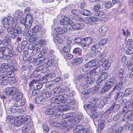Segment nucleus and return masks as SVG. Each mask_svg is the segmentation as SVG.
<instances>
[{"instance_id": "nucleus-1", "label": "nucleus", "mask_w": 133, "mask_h": 133, "mask_svg": "<svg viewBox=\"0 0 133 133\" xmlns=\"http://www.w3.org/2000/svg\"><path fill=\"white\" fill-rule=\"evenodd\" d=\"M68 96L66 94L58 95L51 98L49 101L52 103L60 104L61 103H66L70 105H74L76 102V101L73 99H67Z\"/></svg>"}, {"instance_id": "nucleus-2", "label": "nucleus", "mask_w": 133, "mask_h": 133, "mask_svg": "<svg viewBox=\"0 0 133 133\" xmlns=\"http://www.w3.org/2000/svg\"><path fill=\"white\" fill-rule=\"evenodd\" d=\"M72 115V113H68L63 115V117L68 118L65 121L69 120V122H70V124L77 123L81 119L82 117L80 116H77L75 117H73Z\"/></svg>"}, {"instance_id": "nucleus-3", "label": "nucleus", "mask_w": 133, "mask_h": 133, "mask_svg": "<svg viewBox=\"0 0 133 133\" xmlns=\"http://www.w3.org/2000/svg\"><path fill=\"white\" fill-rule=\"evenodd\" d=\"M15 13H13V15L14 16L13 18L11 16H8L7 18H4L3 19L2 22H3L4 24L6 26L8 25V23L14 25V23H16L18 22L19 21V19L18 17L15 15Z\"/></svg>"}, {"instance_id": "nucleus-4", "label": "nucleus", "mask_w": 133, "mask_h": 133, "mask_svg": "<svg viewBox=\"0 0 133 133\" xmlns=\"http://www.w3.org/2000/svg\"><path fill=\"white\" fill-rule=\"evenodd\" d=\"M94 67L92 71H95L98 68V65L96 64V60L95 59L92 60L87 63L84 65L82 68L83 71L86 72L90 68Z\"/></svg>"}, {"instance_id": "nucleus-5", "label": "nucleus", "mask_w": 133, "mask_h": 133, "mask_svg": "<svg viewBox=\"0 0 133 133\" xmlns=\"http://www.w3.org/2000/svg\"><path fill=\"white\" fill-rule=\"evenodd\" d=\"M125 46L127 49L126 52L127 55H130L133 53V42L132 39H129L126 42Z\"/></svg>"}, {"instance_id": "nucleus-6", "label": "nucleus", "mask_w": 133, "mask_h": 133, "mask_svg": "<svg viewBox=\"0 0 133 133\" xmlns=\"http://www.w3.org/2000/svg\"><path fill=\"white\" fill-rule=\"evenodd\" d=\"M7 73L5 72V74L0 75V81L1 84L2 85H5L7 84L8 81L9 79L11 76L10 75L11 74V72Z\"/></svg>"}, {"instance_id": "nucleus-7", "label": "nucleus", "mask_w": 133, "mask_h": 133, "mask_svg": "<svg viewBox=\"0 0 133 133\" xmlns=\"http://www.w3.org/2000/svg\"><path fill=\"white\" fill-rule=\"evenodd\" d=\"M50 102L51 104H50L51 107H55V108L56 112H60L59 114V115L61 114V112L63 111V105H62L61 103L63 104L64 103H61L60 104H58L55 103H52L50 101Z\"/></svg>"}, {"instance_id": "nucleus-8", "label": "nucleus", "mask_w": 133, "mask_h": 133, "mask_svg": "<svg viewBox=\"0 0 133 133\" xmlns=\"http://www.w3.org/2000/svg\"><path fill=\"white\" fill-rule=\"evenodd\" d=\"M62 117L63 118L62 120V122L60 123H57V127H60L61 128H65L67 127L68 125L70 124V122H69V120L66 121V119L68 118L63 117V115L62 116Z\"/></svg>"}, {"instance_id": "nucleus-9", "label": "nucleus", "mask_w": 133, "mask_h": 133, "mask_svg": "<svg viewBox=\"0 0 133 133\" xmlns=\"http://www.w3.org/2000/svg\"><path fill=\"white\" fill-rule=\"evenodd\" d=\"M59 112H57L55 108H49L46 111L45 114L47 115H51L52 117H57L59 116Z\"/></svg>"}, {"instance_id": "nucleus-10", "label": "nucleus", "mask_w": 133, "mask_h": 133, "mask_svg": "<svg viewBox=\"0 0 133 133\" xmlns=\"http://www.w3.org/2000/svg\"><path fill=\"white\" fill-rule=\"evenodd\" d=\"M92 39L90 37H87L82 38V44L81 46L86 47L88 46L92 43Z\"/></svg>"}, {"instance_id": "nucleus-11", "label": "nucleus", "mask_w": 133, "mask_h": 133, "mask_svg": "<svg viewBox=\"0 0 133 133\" xmlns=\"http://www.w3.org/2000/svg\"><path fill=\"white\" fill-rule=\"evenodd\" d=\"M20 22L22 24L24 25L26 28L29 29L31 25L32 20H29L28 19L26 20L25 18H23L21 19Z\"/></svg>"}, {"instance_id": "nucleus-12", "label": "nucleus", "mask_w": 133, "mask_h": 133, "mask_svg": "<svg viewBox=\"0 0 133 133\" xmlns=\"http://www.w3.org/2000/svg\"><path fill=\"white\" fill-rule=\"evenodd\" d=\"M97 108L96 106H91L89 109V112L92 118H95L98 117L97 113H96Z\"/></svg>"}, {"instance_id": "nucleus-13", "label": "nucleus", "mask_w": 133, "mask_h": 133, "mask_svg": "<svg viewBox=\"0 0 133 133\" xmlns=\"http://www.w3.org/2000/svg\"><path fill=\"white\" fill-rule=\"evenodd\" d=\"M132 111L130 110H128L122 118V121H127L129 120L132 121Z\"/></svg>"}, {"instance_id": "nucleus-14", "label": "nucleus", "mask_w": 133, "mask_h": 133, "mask_svg": "<svg viewBox=\"0 0 133 133\" xmlns=\"http://www.w3.org/2000/svg\"><path fill=\"white\" fill-rule=\"evenodd\" d=\"M2 23L4 27L7 29V30L9 34H12L14 33V24L8 23V25L6 26L3 23V22Z\"/></svg>"}, {"instance_id": "nucleus-15", "label": "nucleus", "mask_w": 133, "mask_h": 133, "mask_svg": "<svg viewBox=\"0 0 133 133\" xmlns=\"http://www.w3.org/2000/svg\"><path fill=\"white\" fill-rule=\"evenodd\" d=\"M65 28L63 29L61 27H59L57 28H56L55 29V31L57 32V34L56 35L61 34H64L67 32V25H65Z\"/></svg>"}, {"instance_id": "nucleus-16", "label": "nucleus", "mask_w": 133, "mask_h": 133, "mask_svg": "<svg viewBox=\"0 0 133 133\" xmlns=\"http://www.w3.org/2000/svg\"><path fill=\"white\" fill-rule=\"evenodd\" d=\"M98 64L100 66H102V67H106L108 68H109L110 65V63L106 59H103L100 61Z\"/></svg>"}, {"instance_id": "nucleus-17", "label": "nucleus", "mask_w": 133, "mask_h": 133, "mask_svg": "<svg viewBox=\"0 0 133 133\" xmlns=\"http://www.w3.org/2000/svg\"><path fill=\"white\" fill-rule=\"evenodd\" d=\"M102 86L101 83H98L97 85H95V87L90 89L91 92H92L94 94L98 92V90L101 88Z\"/></svg>"}, {"instance_id": "nucleus-18", "label": "nucleus", "mask_w": 133, "mask_h": 133, "mask_svg": "<svg viewBox=\"0 0 133 133\" xmlns=\"http://www.w3.org/2000/svg\"><path fill=\"white\" fill-rule=\"evenodd\" d=\"M131 107V102H130L129 100L125 104L121 111V114H126L129 108Z\"/></svg>"}, {"instance_id": "nucleus-19", "label": "nucleus", "mask_w": 133, "mask_h": 133, "mask_svg": "<svg viewBox=\"0 0 133 133\" xmlns=\"http://www.w3.org/2000/svg\"><path fill=\"white\" fill-rule=\"evenodd\" d=\"M46 60L45 59L44 57H42V58H37L35 59L34 61L33 64L35 65H37L42 62H46Z\"/></svg>"}, {"instance_id": "nucleus-20", "label": "nucleus", "mask_w": 133, "mask_h": 133, "mask_svg": "<svg viewBox=\"0 0 133 133\" xmlns=\"http://www.w3.org/2000/svg\"><path fill=\"white\" fill-rule=\"evenodd\" d=\"M23 120L21 117H19L17 119H15L14 121V124L15 126L18 127L23 124Z\"/></svg>"}, {"instance_id": "nucleus-21", "label": "nucleus", "mask_w": 133, "mask_h": 133, "mask_svg": "<svg viewBox=\"0 0 133 133\" xmlns=\"http://www.w3.org/2000/svg\"><path fill=\"white\" fill-rule=\"evenodd\" d=\"M42 93L41 96L43 99H47L51 96V95L50 92L45 90H44L43 91Z\"/></svg>"}, {"instance_id": "nucleus-22", "label": "nucleus", "mask_w": 133, "mask_h": 133, "mask_svg": "<svg viewBox=\"0 0 133 133\" xmlns=\"http://www.w3.org/2000/svg\"><path fill=\"white\" fill-rule=\"evenodd\" d=\"M14 104V106L18 108L21 106L24 105L25 104L24 101L23 100L19 99L16 100Z\"/></svg>"}, {"instance_id": "nucleus-23", "label": "nucleus", "mask_w": 133, "mask_h": 133, "mask_svg": "<svg viewBox=\"0 0 133 133\" xmlns=\"http://www.w3.org/2000/svg\"><path fill=\"white\" fill-rule=\"evenodd\" d=\"M46 60V62H45V63H46V65H45V67L48 68L49 67L53 65L54 63V60L53 59H45Z\"/></svg>"}, {"instance_id": "nucleus-24", "label": "nucleus", "mask_w": 133, "mask_h": 133, "mask_svg": "<svg viewBox=\"0 0 133 133\" xmlns=\"http://www.w3.org/2000/svg\"><path fill=\"white\" fill-rule=\"evenodd\" d=\"M83 59L82 57H78L72 60L71 63L75 64L76 65H78L81 63L83 61Z\"/></svg>"}, {"instance_id": "nucleus-25", "label": "nucleus", "mask_w": 133, "mask_h": 133, "mask_svg": "<svg viewBox=\"0 0 133 133\" xmlns=\"http://www.w3.org/2000/svg\"><path fill=\"white\" fill-rule=\"evenodd\" d=\"M113 82L111 80L107 81L105 84L104 86L108 91L112 86Z\"/></svg>"}, {"instance_id": "nucleus-26", "label": "nucleus", "mask_w": 133, "mask_h": 133, "mask_svg": "<svg viewBox=\"0 0 133 133\" xmlns=\"http://www.w3.org/2000/svg\"><path fill=\"white\" fill-rule=\"evenodd\" d=\"M100 99L94 97L91 98L89 100V103L91 104H92L94 105H96L98 104Z\"/></svg>"}, {"instance_id": "nucleus-27", "label": "nucleus", "mask_w": 133, "mask_h": 133, "mask_svg": "<svg viewBox=\"0 0 133 133\" xmlns=\"http://www.w3.org/2000/svg\"><path fill=\"white\" fill-rule=\"evenodd\" d=\"M10 78V79L9 82V84L12 85L16 84L18 78L16 76L13 77L12 75Z\"/></svg>"}, {"instance_id": "nucleus-28", "label": "nucleus", "mask_w": 133, "mask_h": 133, "mask_svg": "<svg viewBox=\"0 0 133 133\" xmlns=\"http://www.w3.org/2000/svg\"><path fill=\"white\" fill-rule=\"evenodd\" d=\"M88 75L87 74V77L85 80V83L87 84H93L95 81V78L92 77H88Z\"/></svg>"}, {"instance_id": "nucleus-29", "label": "nucleus", "mask_w": 133, "mask_h": 133, "mask_svg": "<svg viewBox=\"0 0 133 133\" xmlns=\"http://www.w3.org/2000/svg\"><path fill=\"white\" fill-rule=\"evenodd\" d=\"M60 89L61 88L59 87L53 89L50 92L51 95V96L54 95L56 94H57L59 92H60Z\"/></svg>"}, {"instance_id": "nucleus-30", "label": "nucleus", "mask_w": 133, "mask_h": 133, "mask_svg": "<svg viewBox=\"0 0 133 133\" xmlns=\"http://www.w3.org/2000/svg\"><path fill=\"white\" fill-rule=\"evenodd\" d=\"M6 50L8 54H14L12 47L10 45H6Z\"/></svg>"}, {"instance_id": "nucleus-31", "label": "nucleus", "mask_w": 133, "mask_h": 133, "mask_svg": "<svg viewBox=\"0 0 133 133\" xmlns=\"http://www.w3.org/2000/svg\"><path fill=\"white\" fill-rule=\"evenodd\" d=\"M23 97V93L22 92H18L14 94L13 98L15 100L22 99Z\"/></svg>"}, {"instance_id": "nucleus-32", "label": "nucleus", "mask_w": 133, "mask_h": 133, "mask_svg": "<svg viewBox=\"0 0 133 133\" xmlns=\"http://www.w3.org/2000/svg\"><path fill=\"white\" fill-rule=\"evenodd\" d=\"M124 95V93L122 92H117L115 93L114 98L116 100L117 98L121 99L122 98Z\"/></svg>"}, {"instance_id": "nucleus-33", "label": "nucleus", "mask_w": 133, "mask_h": 133, "mask_svg": "<svg viewBox=\"0 0 133 133\" xmlns=\"http://www.w3.org/2000/svg\"><path fill=\"white\" fill-rule=\"evenodd\" d=\"M120 105L119 104H114L110 107V108L114 112L117 111L120 109Z\"/></svg>"}, {"instance_id": "nucleus-34", "label": "nucleus", "mask_w": 133, "mask_h": 133, "mask_svg": "<svg viewBox=\"0 0 133 133\" xmlns=\"http://www.w3.org/2000/svg\"><path fill=\"white\" fill-rule=\"evenodd\" d=\"M80 13L82 15L85 16H89L91 14L90 12L86 9H82L80 11Z\"/></svg>"}, {"instance_id": "nucleus-35", "label": "nucleus", "mask_w": 133, "mask_h": 133, "mask_svg": "<svg viewBox=\"0 0 133 133\" xmlns=\"http://www.w3.org/2000/svg\"><path fill=\"white\" fill-rule=\"evenodd\" d=\"M54 41L56 43H57L62 44L63 42L62 39L58 36H57L54 38Z\"/></svg>"}, {"instance_id": "nucleus-36", "label": "nucleus", "mask_w": 133, "mask_h": 133, "mask_svg": "<svg viewBox=\"0 0 133 133\" xmlns=\"http://www.w3.org/2000/svg\"><path fill=\"white\" fill-rule=\"evenodd\" d=\"M12 65V64H9V69L8 70V71L7 72V73L9 72H9H11V73L12 74L10 75H11V76H12V75H13L14 72L15 70V67Z\"/></svg>"}, {"instance_id": "nucleus-37", "label": "nucleus", "mask_w": 133, "mask_h": 133, "mask_svg": "<svg viewBox=\"0 0 133 133\" xmlns=\"http://www.w3.org/2000/svg\"><path fill=\"white\" fill-rule=\"evenodd\" d=\"M82 51V49L79 48H74L73 51L74 54H78L79 56L81 55V52Z\"/></svg>"}, {"instance_id": "nucleus-38", "label": "nucleus", "mask_w": 133, "mask_h": 133, "mask_svg": "<svg viewBox=\"0 0 133 133\" xmlns=\"http://www.w3.org/2000/svg\"><path fill=\"white\" fill-rule=\"evenodd\" d=\"M37 81L33 80L31 81L30 83L29 86L31 88H33L34 89H36L37 85Z\"/></svg>"}, {"instance_id": "nucleus-39", "label": "nucleus", "mask_w": 133, "mask_h": 133, "mask_svg": "<svg viewBox=\"0 0 133 133\" xmlns=\"http://www.w3.org/2000/svg\"><path fill=\"white\" fill-rule=\"evenodd\" d=\"M105 121L103 120L101 121L99 125L98 130L99 131H101L103 129L104 126Z\"/></svg>"}, {"instance_id": "nucleus-40", "label": "nucleus", "mask_w": 133, "mask_h": 133, "mask_svg": "<svg viewBox=\"0 0 133 133\" xmlns=\"http://www.w3.org/2000/svg\"><path fill=\"white\" fill-rule=\"evenodd\" d=\"M31 128L29 125H27L24 127L22 129V131L24 132H26L25 133H28L27 132L30 130Z\"/></svg>"}, {"instance_id": "nucleus-41", "label": "nucleus", "mask_w": 133, "mask_h": 133, "mask_svg": "<svg viewBox=\"0 0 133 133\" xmlns=\"http://www.w3.org/2000/svg\"><path fill=\"white\" fill-rule=\"evenodd\" d=\"M87 73H84L81 74H80L77 76V79L79 80L83 79V78H85L87 77Z\"/></svg>"}, {"instance_id": "nucleus-42", "label": "nucleus", "mask_w": 133, "mask_h": 133, "mask_svg": "<svg viewBox=\"0 0 133 133\" xmlns=\"http://www.w3.org/2000/svg\"><path fill=\"white\" fill-rule=\"evenodd\" d=\"M70 45H67L64 47L63 48V51L65 53L69 52L70 50Z\"/></svg>"}, {"instance_id": "nucleus-43", "label": "nucleus", "mask_w": 133, "mask_h": 133, "mask_svg": "<svg viewBox=\"0 0 133 133\" xmlns=\"http://www.w3.org/2000/svg\"><path fill=\"white\" fill-rule=\"evenodd\" d=\"M22 32V30L20 27H16L14 28V33L18 34H20Z\"/></svg>"}, {"instance_id": "nucleus-44", "label": "nucleus", "mask_w": 133, "mask_h": 133, "mask_svg": "<svg viewBox=\"0 0 133 133\" xmlns=\"http://www.w3.org/2000/svg\"><path fill=\"white\" fill-rule=\"evenodd\" d=\"M15 13V14L17 15L18 17L19 18L21 17L23 15V12L21 10H16Z\"/></svg>"}, {"instance_id": "nucleus-45", "label": "nucleus", "mask_w": 133, "mask_h": 133, "mask_svg": "<svg viewBox=\"0 0 133 133\" xmlns=\"http://www.w3.org/2000/svg\"><path fill=\"white\" fill-rule=\"evenodd\" d=\"M40 29L41 27L40 26L38 25H36L32 29V32L36 33Z\"/></svg>"}, {"instance_id": "nucleus-46", "label": "nucleus", "mask_w": 133, "mask_h": 133, "mask_svg": "<svg viewBox=\"0 0 133 133\" xmlns=\"http://www.w3.org/2000/svg\"><path fill=\"white\" fill-rule=\"evenodd\" d=\"M38 38L36 35H32L29 38V41L30 42H32L35 41H37Z\"/></svg>"}, {"instance_id": "nucleus-47", "label": "nucleus", "mask_w": 133, "mask_h": 133, "mask_svg": "<svg viewBox=\"0 0 133 133\" xmlns=\"http://www.w3.org/2000/svg\"><path fill=\"white\" fill-rule=\"evenodd\" d=\"M107 41V39L106 38H104L102 39L98 43L100 46H103L106 43Z\"/></svg>"}, {"instance_id": "nucleus-48", "label": "nucleus", "mask_w": 133, "mask_h": 133, "mask_svg": "<svg viewBox=\"0 0 133 133\" xmlns=\"http://www.w3.org/2000/svg\"><path fill=\"white\" fill-rule=\"evenodd\" d=\"M94 14L95 16L101 17L104 14V13L102 11H96Z\"/></svg>"}, {"instance_id": "nucleus-49", "label": "nucleus", "mask_w": 133, "mask_h": 133, "mask_svg": "<svg viewBox=\"0 0 133 133\" xmlns=\"http://www.w3.org/2000/svg\"><path fill=\"white\" fill-rule=\"evenodd\" d=\"M132 91V88H129L127 89L125 91V96H128L130 95Z\"/></svg>"}, {"instance_id": "nucleus-50", "label": "nucleus", "mask_w": 133, "mask_h": 133, "mask_svg": "<svg viewBox=\"0 0 133 133\" xmlns=\"http://www.w3.org/2000/svg\"><path fill=\"white\" fill-rule=\"evenodd\" d=\"M105 103L103 101L100 100L98 104L97 105H96V106H97L98 105V107L99 109H102L103 108L104 105H105Z\"/></svg>"}, {"instance_id": "nucleus-51", "label": "nucleus", "mask_w": 133, "mask_h": 133, "mask_svg": "<svg viewBox=\"0 0 133 133\" xmlns=\"http://www.w3.org/2000/svg\"><path fill=\"white\" fill-rule=\"evenodd\" d=\"M100 46L98 43H96L92 46L91 47V50L92 51H95L99 49Z\"/></svg>"}, {"instance_id": "nucleus-52", "label": "nucleus", "mask_w": 133, "mask_h": 133, "mask_svg": "<svg viewBox=\"0 0 133 133\" xmlns=\"http://www.w3.org/2000/svg\"><path fill=\"white\" fill-rule=\"evenodd\" d=\"M40 51V49L38 47H36L34 48L32 50V53L33 55L35 56Z\"/></svg>"}, {"instance_id": "nucleus-53", "label": "nucleus", "mask_w": 133, "mask_h": 133, "mask_svg": "<svg viewBox=\"0 0 133 133\" xmlns=\"http://www.w3.org/2000/svg\"><path fill=\"white\" fill-rule=\"evenodd\" d=\"M12 90L11 88H7L6 89L5 93L6 94L8 95H10L12 94Z\"/></svg>"}, {"instance_id": "nucleus-54", "label": "nucleus", "mask_w": 133, "mask_h": 133, "mask_svg": "<svg viewBox=\"0 0 133 133\" xmlns=\"http://www.w3.org/2000/svg\"><path fill=\"white\" fill-rule=\"evenodd\" d=\"M22 81L23 83L26 84L27 83L28 78L26 75H23L22 76Z\"/></svg>"}, {"instance_id": "nucleus-55", "label": "nucleus", "mask_w": 133, "mask_h": 133, "mask_svg": "<svg viewBox=\"0 0 133 133\" xmlns=\"http://www.w3.org/2000/svg\"><path fill=\"white\" fill-rule=\"evenodd\" d=\"M112 5L111 1H107L105 3V6L106 8H110Z\"/></svg>"}, {"instance_id": "nucleus-56", "label": "nucleus", "mask_w": 133, "mask_h": 133, "mask_svg": "<svg viewBox=\"0 0 133 133\" xmlns=\"http://www.w3.org/2000/svg\"><path fill=\"white\" fill-rule=\"evenodd\" d=\"M31 119L29 116H27L25 117L23 119V121L25 123L27 124L29 123L31 121Z\"/></svg>"}, {"instance_id": "nucleus-57", "label": "nucleus", "mask_w": 133, "mask_h": 133, "mask_svg": "<svg viewBox=\"0 0 133 133\" xmlns=\"http://www.w3.org/2000/svg\"><path fill=\"white\" fill-rule=\"evenodd\" d=\"M88 131L87 128H85L82 129H79L76 133H87Z\"/></svg>"}, {"instance_id": "nucleus-58", "label": "nucleus", "mask_w": 133, "mask_h": 133, "mask_svg": "<svg viewBox=\"0 0 133 133\" xmlns=\"http://www.w3.org/2000/svg\"><path fill=\"white\" fill-rule=\"evenodd\" d=\"M82 39H81L78 37L75 38L74 40V42L75 43H79V44H82Z\"/></svg>"}, {"instance_id": "nucleus-59", "label": "nucleus", "mask_w": 133, "mask_h": 133, "mask_svg": "<svg viewBox=\"0 0 133 133\" xmlns=\"http://www.w3.org/2000/svg\"><path fill=\"white\" fill-rule=\"evenodd\" d=\"M40 91L37 89H34L32 92V95L33 96H37L40 93Z\"/></svg>"}, {"instance_id": "nucleus-60", "label": "nucleus", "mask_w": 133, "mask_h": 133, "mask_svg": "<svg viewBox=\"0 0 133 133\" xmlns=\"http://www.w3.org/2000/svg\"><path fill=\"white\" fill-rule=\"evenodd\" d=\"M38 44L41 46H42L44 45H45L46 43L45 40L43 39H41L39 40L38 42Z\"/></svg>"}, {"instance_id": "nucleus-61", "label": "nucleus", "mask_w": 133, "mask_h": 133, "mask_svg": "<svg viewBox=\"0 0 133 133\" xmlns=\"http://www.w3.org/2000/svg\"><path fill=\"white\" fill-rule=\"evenodd\" d=\"M81 126L79 125H73V132H74L75 133H76L77 131L79 129L80 127Z\"/></svg>"}, {"instance_id": "nucleus-62", "label": "nucleus", "mask_w": 133, "mask_h": 133, "mask_svg": "<svg viewBox=\"0 0 133 133\" xmlns=\"http://www.w3.org/2000/svg\"><path fill=\"white\" fill-rule=\"evenodd\" d=\"M121 117H122L121 116V114H118L115 115L113 118V119L114 121H116L120 119Z\"/></svg>"}, {"instance_id": "nucleus-63", "label": "nucleus", "mask_w": 133, "mask_h": 133, "mask_svg": "<svg viewBox=\"0 0 133 133\" xmlns=\"http://www.w3.org/2000/svg\"><path fill=\"white\" fill-rule=\"evenodd\" d=\"M60 90L61 91H60V92L64 93L69 91L70 90L69 88L68 87H65L64 88H62V89L61 88Z\"/></svg>"}, {"instance_id": "nucleus-64", "label": "nucleus", "mask_w": 133, "mask_h": 133, "mask_svg": "<svg viewBox=\"0 0 133 133\" xmlns=\"http://www.w3.org/2000/svg\"><path fill=\"white\" fill-rule=\"evenodd\" d=\"M122 130V128H119L117 130H113L112 131H111L110 133H121Z\"/></svg>"}]
</instances>
